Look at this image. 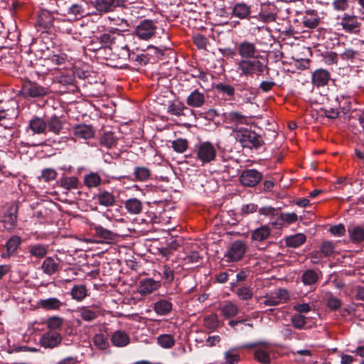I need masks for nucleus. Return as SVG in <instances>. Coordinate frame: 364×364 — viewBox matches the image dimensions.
<instances>
[{
	"label": "nucleus",
	"instance_id": "obj_22",
	"mask_svg": "<svg viewBox=\"0 0 364 364\" xmlns=\"http://www.w3.org/2000/svg\"><path fill=\"white\" fill-rule=\"evenodd\" d=\"M38 308H41L46 311H58L65 306L62 301L55 297H50L46 299H41L37 302Z\"/></svg>",
	"mask_w": 364,
	"mask_h": 364
},
{
	"label": "nucleus",
	"instance_id": "obj_37",
	"mask_svg": "<svg viewBox=\"0 0 364 364\" xmlns=\"http://www.w3.org/2000/svg\"><path fill=\"white\" fill-rule=\"evenodd\" d=\"M47 128L48 132L55 134H59L63 129V122L56 115H53L47 121Z\"/></svg>",
	"mask_w": 364,
	"mask_h": 364
},
{
	"label": "nucleus",
	"instance_id": "obj_18",
	"mask_svg": "<svg viewBox=\"0 0 364 364\" xmlns=\"http://www.w3.org/2000/svg\"><path fill=\"white\" fill-rule=\"evenodd\" d=\"M95 129L92 125L85 124H77L73 127L74 135L79 139H90L95 136Z\"/></svg>",
	"mask_w": 364,
	"mask_h": 364
},
{
	"label": "nucleus",
	"instance_id": "obj_45",
	"mask_svg": "<svg viewBox=\"0 0 364 364\" xmlns=\"http://www.w3.org/2000/svg\"><path fill=\"white\" fill-rule=\"evenodd\" d=\"M274 183L270 180H265L262 183H258L252 188V194H260L263 192L271 191Z\"/></svg>",
	"mask_w": 364,
	"mask_h": 364
},
{
	"label": "nucleus",
	"instance_id": "obj_17",
	"mask_svg": "<svg viewBox=\"0 0 364 364\" xmlns=\"http://www.w3.org/2000/svg\"><path fill=\"white\" fill-rule=\"evenodd\" d=\"M60 260L57 257H47L42 262L41 269L44 274L51 276L60 269Z\"/></svg>",
	"mask_w": 364,
	"mask_h": 364
},
{
	"label": "nucleus",
	"instance_id": "obj_39",
	"mask_svg": "<svg viewBox=\"0 0 364 364\" xmlns=\"http://www.w3.org/2000/svg\"><path fill=\"white\" fill-rule=\"evenodd\" d=\"M62 188L67 191L79 188L80 182L76 176H64L60 179Z\"/></svg>",
	"mask_w": 364,
	"mask_h": 364
},
{
	"label": "nucleus",
	"instance_id": "obj_21",
	"mask_svg": "<svg viewBox=\"0 0 364 364\" xmlns=\"http://www.w3.org/2000/svg\"><path fill=\"white\" fill-rule=\"evenodd\" d=\"M77 313H79L81 318L87 322H91L95 320L100 315V310L97 306H81L77 308Z\"/></svg>",
	"mask_w": 364,
	"mask_h": 364
},
{
	"label": "nucleus",
	"instance_id": "obj_4",
	"mask_svg": "<svg viewBox=\"0 0 364 364\" xmlns=\"http://www.w3.org/2000/svg\"><path fill=\"white\" fill-rule=\"evenodd\" d=\"M277 14L276 6L267 1V2L259 4L257 12L252 14V18L259 19L264 23H269L276 20Z\"/></svg>",
	"mask_w": 364,
	"mask_h": 364
},
{
	"label": "nucleus",
	"instance_id": "obj_63",
	"mask_svg": "<svg viewBox=\"0 0 364 364\" xmlns=\"http://www.w3.org/2000/svg\"><path fill=\"white\" fill-rule=\"evenodd\" d=\"M225 361L228 364H237L240 360V355L230 350L225 353Z\"/></svg>",
	"mask_w": 364,
	"mask_h": 364
},
{
	"label": "nucleus",
	"instance_id": "obj_32",
	"mask_svg": "<svg viewBox=\"0 0 364 364\" xmlns=\"http://www.w3.org/2000/svg\"><path fill=\"white\" fill-rule=\"evenodd\" d=\"M28 127L34 134H44L47 129V123L43 119L36 117L30 120Z\"/></svg>",
	"mask_w": 364,
	"mask_h": 364
},
{
	"label": "nucleus",
	"instance_id": "obj_1",
	"mask_svg": "<svg viewBox=\"0 0 364 364\" xmlns=\"http://www.w3.org/2000/svg\"><path fill=\"white\" fill-rule=\"evenodd\" d=\"M229 119L236 124L234 131L236 140L243 148H250V129L247 127L249 118L234 112L229 114Z\"/></svg>",
	"mask_w": 364,
	"mask_h": 364
},
{
	"label": "nucleus",
	"instance_id": "obj_51",
	"mask_svg": "<svg viewBox=\"0 0 364 364\" xmlns=\"http://www.w3.org/2000/svg\"><path fill=\"white\" fill-rule=\"evenodd\" d=\"M220 310L224 316L230 318L237 314L238 309L235 304L228 302L221 306Z\"/></svg>",
	"mask_w": 364,
	"mask_h": 364
},
{
	"label": "nucleus",
	"instance_id": "obj_7",
	"mask_svg": "<svg viewBox=\"0 0 364 364\" xmlns=\"http://www.w3.org/2000/svg\"><path fill=\"white\" fill-rule=\"evenodd\" d=\"M258 129V131L252 130V152L255 150L257 154H262L266 151L264 136L265 133L262 130V127H259L255 122H252V127Z\"/></svg>",
	"mask_w": 364,
	"mask_h": 364
},
{
	"label": "nucleus",
	"instance_id": "obj_50",
	"mask_svg": "<svg viewBox=\"0 0 364 364\" xmlns=\"http://www.w3.org/2000/svg\"><path fill=\"white\" fill-rule=\"evenodd\" d=\"M320 252L323 257H328L332 255L335 251V244L333 241H323L319 248Z\"/></svg>",
	"mask_w": 364,
	"mask_h": 364
},
{
	"label": "nucleus",
	"instance_id": "obj_43",
	"mask_svg": "<svg viewBox=\"0 0 364 364\" xmlns=\"http://www.w3.org/2000/svg\"><path fill=\"white\" fill-rule=\"evenodd\" d=\"M270 235V229L267 225H263L252 231V240L262 241Z\"/></svg>",
	"mask_w": 364,
	"mask_h": 364
},
{
	"label": "nucleus",
	"instance_id": "obj_29",
	"mask_svg": "<svg viewBox=\"0 0 364 364\" xmlns=\"http://www.w3.org/2000/svg\"><path fill=\"white\" fill-rule=\"evenodd\" d=\"M48 245L44 244L31 245L28 247V253L31 257L36 259L44 258L48 252Z\"/></svg>",
	"mask_w": 364,
	"mask_h": 364
},
{
	"label": "nucleus",
	"instance_id": "obj_40",
	"mask_svg": "<svg viewBox=\"0 0 364 364\" xmlns=\"http://www.w3.org/2000/svg\"><path fill=\"white\" fill-rule=\"evenodd\" d=\"M92 230L95 231V234L97 237L104 240H114L117 236V234L114 232L106 229L100 225H94Z\"/></svg>",
	"mask_w": 364,
	"mask_h": 364
},
{
	"label": "nucleus",
	"instance_id": "obj_15",
	"mask_svg": "<svg viewBox=\"0 0 364 364\" xmlns=\"http://www.w3.org/2000/svg\"><path fill=\"white\" fill-rule=\"evenodd\" d=\"M245 252V244L241 241H236L228 248L225 256L228 258V261H237L242 258Z\"/></svg>",
	"mask_w": 364,
	"mask_h": 364
},
{
	"label": "nucleus",
	"instance_id": "obj_49",
	"mask_svg": "<svg viewBox=\"0 0 364 364\" xmlns=\"http://www.w3.org/2000/svg\"><path fill=\"white\" fill-rule=\"evenodd\" d=\"M157 343L164 348H170L174 346L175 339L173 336L170 334H163L157 338Z\"/></svg>",
	"mask_w": 364,
	"mask_h": 364
},
{
	"label": "nucleus",
	"instance_id": "obj_24",
	"mask_svg": "<svg viewBox=\"0 0 364 364\" xmlns=\"http://www.w3.org/2000/svg\"><path fill=\"white\" fill-rule=\"evenodd\" d=\"M359 23L357 17L345 14L341 18V25L348 33H355L358 31Z\"/></svg>",
	"mask_w": 364,
	"mask_h": 364
},
{
	"label": "nucleus",
	"instance_id": "obj_13",
	"mask_svg": "<svg viewBox=\"0 0 364 364\" xmlns=\"http://www.w3.org/2000/svg\"><path fill=\"white\" fill-rule=\"evenodd\" d=\"M57 13V11L49 10L48 8H42L38 15L37 23L43 28H49L53 26L55 18L53 13Z\"/></svg>",
	"mask_w": 364,
	"mask_h": 364
},
{
	"label": "nucleus",
	"instance_id": "obj_2",
	"mask_svg": "<svg viewBox=\"0 0 364 364\" xmlns=\"http://www.w3.org/2000/svg\"><path fill=\"white\" fill-rule=\"evenodd\" d=\"M237 51L240 58L237 59V71L240 75H250V43L245 41L238 45Z\"/></svg>",
	"mask_w": 364,
	"mask_h": 364
},
{
	"label": "nucleus",
	"instance_id": "obj_47",
	"mask_svg": "<svg viewBox=\"0 0 364 364\" xmlns=\"http://www.w3.org/2000/svg\"><path fill=\"white\" fill-rule=\"evenodd\" d=\"M94 346L100 350H106L109 348V343L107 338L102 333H97L92 338Z\"/></svg>",
	"mask_w": 364,
	"mask_h": 364
},
{
	"label": "nucleus",
	"instance_id": "obj_11",
	"mask_svg": "<svg viewBox=\"0 0 364 364\" xmlns=\"http://www.w3.org/2000/svg\"><path fill=\"white\" fill-rule=\"evenodd\" d=\"M289 299V292L284 289H279L272 292L262 299L261 303L267 306H276L281 303L287 302Z\"/></svg>",
	"mask_w": 364,
	"mask_h": 364
},
{
	"label": "nucleus",
	"instance_id": "obj_27",
	"mask_svg": "<svg viewBox=\"0 0 364 364\" xmlns=\"http://www.w3.org/2000/svg\"><path fill=\"white\" fill-rule=\"evenodd\" d=\"M111 342L116 347H125L130 343V337L124 331L118 330L112 333Z\"/></svg>",
	"mask_w": 364,
	"mask_h": 364
},
{
	"label": "nucleus",
	"instance_id": "obj_30",
	"mask_svg": "<svg viewBox=\"0 0 364 364\" xmlns=\"http://www.w3.org/2000/svg\"><path fill=\"white\" fill-rule=\"evenodd\" d=\"M186 103L192 107H201L205 104V95L198 90H195L187 97Z\"/></svg>",
	"mask_w": 364,
	"mask_h": 364
},
{
	"label": "nucleus",
	"instance_id": "obj_59",
	"mask_svg": "<svg viewBox=\"0 0 364 364\" xmlns=\"http://www.w3.org/2000/svg\"><path fill=\"white\" fill-rule=\"evenodd\" d=\"M291 321L294 327L297 329L304 328L306 323V317L299 314L293 315Z\"/></svg>",
	"mask_w": 364,
	"mask_h": 364
},
{
	"label": "nucleus",
	"instance_id": "obj_5",
	"mask_svg": "<svg viewBox=\"0 0 364 364\" xmlns=\"http://www.w3.org/2000/svg\"><path fill=\"white\" fill-rule=\"evenodd\" d=\"M195 152L197 159L203 164L214 161L217 154L215 148L209 141L201 142L196 145Z\"/></svg>",
	"mask_w": 364,
	"mask_h": 364
},
{
	"label": "nucleus",
	"instance_id": "obj_57",
	"mask_svg": "<svg viewBox=\"0 0 364 364\" xmlns=\"http://www.w3.org/2000/svg\"><path fill=\"white\" fill-rule=\"evenodd\" d=\"M203 250H192L190 253L186 256L185 260L188 263H199L203 259Z\"/></svg>",
	"mask_w": 364,
	"mask_h": 364
},
{
	"label": "nucleus",
	"instance_id": "obj_3",
	"mask_svg": "<svg viewBox=\"0 0 364 364\" xmlns=\"http://www.w3.org/2000/svg\"><path fill=\"white\" fill-rule=\"evenodd\" d=\"M132 38V36L129 35L126 36L123 34H118L117 42L110 50L109 58H117L122 60L129 59L130 56L129 42Z\"/></svg>",
	"mask_w": 364,
	"mask_h": 364
},
{
	"label": "nucleus",
	"instance_id": "obj_56",
	"mask_svg": "<svg viewBox=\"0 0 364 364\" xmlns=\"http://www.w3.org/2000/svg\"><path fill=\"white\" fill-rule=\"evenodd\" d=\"M342 301L334 296L332 294H330L328 297L326 299V306L331 311H336L340 309L342 306Z\"/></svg>",
	"mask_w": 364,
	"mask_h": 364
},
{
	"label": "nucleus",
	"instance_id": "obj_42",
	"mask_svg": "<svg viewBox=\"0 0 364 364\" xmlns=\"http://www.w3.org/2000/svg\"><path fill=\"white\" fill-rule=\"evenodd\" d=\"M189 109L186 107L183 102H171L168 106V112L176 117H181L185 115L184 111L188 110Z\"/></svg>",
	"mask_w": 364,
	"mask_h": 364
},
{
	"label": "nucleus",
	"instance_id": "obj_53",
	"mask_svg": "<svg viewBox=\"0 0 364 364\" xmlns=\"http://www.w3.org/2000/svg\"><path fill=\"white\" fill-rule=\"evenodd\" d=\"M235 294L240 299L248 300L250 299V287L248 285L238 284Z\"/></svg>",
	"mask_w": 364,
	"mask_h": 364
},
{
	"label": "nucleus",
	"instance_id": "obj_36",
	"mask_svg": "<svg viewBox=\"0 0 364 364\" xmlns=\"http://www.w3.org/2000/svg\"><path fill=\"white\" fill-rule=\"evenodd\" d=\"M133 181L144 182L148 181L151 175V170L145 166H136L134 169Z\"/></svg>",
	"mask_w": 364,
	"mask_h": 364
},
{
	"label": "nucleus",
	"instance_id": "obj_23",
	"mask_svg": "<svg viewBox=\"0 0 364 364\" xmlns=\"http://www.w3.org/2000/svg\"><path fill=\"white\" fill-rule=\"evenodd\" d=\"M21 243V239L18 235L11 236L5 245L6 251L1 255L2 258H9L13 255Z\"/></svg>",
	"mask_w": 364,
	"mask_h": 364
},
{
	"label": "nucleus",
	"instance_id": "obj_44",
	"mask_svg": "<svg viewBox=\"0 0 364 364\" xmlns=\"http://www.w3.org/2000/svg\"><path fill=\"white\" fill-rule=\"evenodd\" d=\"M68 14L75 16L77 19L86 15L85 6L82 3H76L72 4L68 10Z\"/></svg>",
	"mask_w": 364,
	"mask_h": 364
},
{
	"label": "nucleus",
	"instance_id": "obj_9",
	"mask_svg": "<svg viewBox=\"0 0 364 364\" xmlns=\"http://www.w3.org/2000/svg\"><path fill=\"white\" fill-rule=\"evenodd\" d=\"M156 23L150 19L141 21L135 29L136 36L143 40L150 39L156 33Z\"/></svg>",
	"mask_w": 364,
	"mask_h": 364
},
{
	"label": "nucleus",
	"instance_id": "obj_48",
	"mask_svg": "<svg viewBox=\"0 0 364 364\" xmlns=\"http://www.w3.org/2000/svg\"><path fill=\"white\" fill-rule=\"evenodd\" d=\"M100 144L108 149L112 148L117 144V139L112 132H105L100 136Z\"/></svg>",
	"mask_w": 364,
	"mask_h": 364
},
{
	"label": "nucleus",
	"instance_id": "obj_55",
	"mask_svg": "<svg viewBox=\"0 0 364 364\" xmlns=\"http://www.w3.org/2000/svg\"><path fill=\"white\" fill-rule=\"evenodd\" d=\"M63 323V318L58 316H50L47 319L46 325L48 328L51 330H56L61 328Z\"/></svg>",
	"mask_w": 364,
	"mask_h": 364
},
{
	"label": "nucleus",
	"instance_id": "obj_14",
	"mask_svg": "<svg viewBox=\"0 0 364 364\" xmlns=\"http://www.w3.org/2000/svg\"><path fill=\"white\" fill-rule=\"evenodd\" d=\"M93 199L95 200L100 205L105 208L112 207L116 203V197L113 192L107 190H99L97 193L94 196Z\"/></svg>",
	"mask_w": 364,
	"mask_h": 364
},
{
	"label": "nucleus",
	"instance_id": "obj_20",
	"mask_svg": "<svg viewBox=\"0 0 364 364\" xmlns=\"http://www.w3.org/2000/svg\"><path fill=\"white\" fill-rule=\"evenodd\" d=\"M330 73L327 70L317 69L312 73V83L318 87L325 86L330 80Z\"/></svg>",
	"mask_w": 364,
	"mask_h": 364
},
{
	"label": "nucleus",
	"instance_id": "obj_54",
	"mask_svg": "<svg viewBox=\"0 0 364 364\" xmlns=\"http://www.w3.org/2000/svg\"><path fill=\"white\" fill-rule=\"evenodd\" d=\"M233 14L240 18L247 17L250 13V8L245 4H237L233 9Z\"/></svg>",
	"mask_w": 364,
	"mask_h": 364
},
{
	"label": "nucleus",
	"instance_id": "obj_16",
	"mask_svg": "<svg viewBox=\"0 0 364 364\" xmlns=\"http://www.w3.org/2000/svg\"><path fill=\"white\" fill-rule=\"evenodd\" d=\"M62 341L61 335L55 331H48L43 333L40 339V343L45 348H55Z\"/></svg>",
	"mask_w": 364,
	"mask_h": 364
},
{
	"label": "nucleus",
	"instance_id": "obj_62",
	"mask_svg": "<svg viewBox=\"0 0 364 364\" xmlns=\"http://www.w3.org/2000/svg\"><path fill=\"white\" fill-rule=\"evenodd\" d=\"M215 88L220 92L226 94L228 96L231 97L235 93V88L230 85L225 83H219L216 85Z\"/></svg>",
	"mask_w": 364,
	"mask_h": 364
},
{
	"label": "nucleus",
	"instance_id": "obj_28",
	"mask_svg": "<svg viewBox=\"0 0 364 364\" xmlns=\"http://www.w3.org/2000/svg\"><path fill=\"white\" fill-rule=\"evenodd\" d=\"M159 287V284L153 279H143L140 282L138 291L141 295L152 293Z\"/></svg>",
	"mask_w": 364,
	"mask_h": 364
},
{
	"label": "nucleus",
	"instance_id": "obj_64",
	"mask_svg": "<svg viewBox=\"0 0 364 364\" xmlns=\"http://www.w3.org/2000/svg\"><path fill=\"white\" fill-rule=\"evenodd\" d=\"M57 177V172L53 168H45L42 171L41 178L45 181H50L55 179Z\"/></svg>",
	"mask_w": 364,
	"mask_h": 364
},
{
	"label": "nucleus",
	"instance_id": "obj_60",
	"mask_svg": "<svg viewBox=\"0 0 364 364\" xmlns=\"http://www.w3.org/2000/svg\"><path fill=\"white\" fill-rule=\"evenodd\" d=\"M328 231L336 237H341L346 235V228L342 223H339L336 225L331 226Z\"/></svg>",
	"mask_w": 364,
	"mask_h": 364
},
{
	"label": "nucleus",
	"instance_id": "obj_25",
	"mask_svg": "<svg viewBox=\"0 0 364 364\" xmlns=\"http://www.w3.org/2000/svg\"><path fill=\"white\" fill-rule=\"evenodd\" d=\"M349 239L353 244L364 242V227L356 225L348 228Z\"/></svg>",
	"mask_w": 364,
	"mask_h": 364
},
{
	"label": "nucleus",
	"instance_id": "obj_35",
	"mask_svg": "<svg viewBox=\"0 0 364 364\" xmlns=\"http://www.w3.org/2000/svg\"><path fill=\"white\" fill-rule=\"evenodd\" d=\"M306 240V237L303 233H296L289 235L285 238V244L287 247L297 248L302 245Z\"/></svg>",
	"mask_w": 364,
	"mask_h": 364
},
{
	"label": "nucleus",
	"instance_id": "obj_8",
	"mask_svg": "<svg viewBox=\"0 0 364 364\" xmlns=\"http://www.w3.org/2000/svg\"><path fill=\"white\" fill-rule=\"evenodd\" d=\"M124 0H91L90 4L100 14L113 12L116 8L124 6Z\"/></svg>",
	"mask_w": 364,
	"mask_h": 364
},
{
	"label": "nucleus",
	"instance_id": "obj_46",
	"mask_svg": "<svg viewBox=\"0 0 364 364\" xmlns=\"http://www.w3.org/2000/svg\"><path fill=\"white\" fill-rule=\"evenodd\" d=\"M318 279V274L314 269L305 271L301 276V281L305 285H314L317 283Z\"/></svg>",
	"mask_w": 364,
	"mask_h": 364
},
{
	"label": "nucleus",
	"instance_id": "obj_61",
	"mask_svg": "<svg viewBox=\"0 0 364 364\" xmlns=\"http://www.w3.org/2000/svg\"><path fill=\"white\" fill-rule=\"evenodd\" d=\"M323 61L330 65L338 63V54L336 52L328 51L323 54Z\"/></svg>",
	"mask_w": 364,
	"mask_h": 364
},
{
	"label": "nucleus",
	"instance_id": "obj_41",
	"mask_svg": "<svg viewBox=\"0 0 364 364\" xmlns=\"http://www.w3.org/2000/svg\"><path fill=\"white\" fill-rule=\"evenodd\" d=\"M255 359L262 364H269L271 362L270 354L264 348H257L253 352Z\"/></svg>",
	"mask_w": 364,
	"mask_h": 364
},
{
	"label": "nucleus",
	"instance_id": "obj_6",
	"mask_svg": "<svg viewBox=\"0 0 364 364\" xmlns=\"http://www.w3.org/2000/svg\"><path fill=\"white\" fill-rule=\"evenodd\" d=\"M21 92L24 97L37 98L46 96L50 90L48 87H43L36 82L26 80L23 82Z\"/></svg>",
	"mask_w": 364,
	"mask_h": 364
},
{
	"label": "nucleus",
	"instance_id": "obj_12",
	"mask_svg": "<svg viewBox=\"0 0 364 364\" xmlns=\"http://www.w3.org/2000/svg\"><path fill=\"white\" fill-rule=\"evenodd\" d=\"M18 207L12 204L8 208L3 216L2 223L4 227L8 230H14L17 224Z\"/></svg>",
	"mask_w": 364,
	"mask_h": 364
},
{
	"label": "nucleus",
	"instance_id": "obj_34",
	"mask_svg": "<svg viewBox=\"0 0 364 364\" xmlns=\"http://www.w3.org/2000/svg\"><path fill=\"white\" fill-rule=\"evenodd\" d=\"M173 308V304L169 300L160 299L154 303V309L158 315L165 316L168 314Z\"/></svg>",
	"mask_w": 364,
	"mask_h": 364
},
{
	"label": "nucleus",
	"instance_id": "obj_31",
	"mask_svg": "<svg viewBox=\"0 0 364 364\" xmlns=\"http://www.w3.org/2000/svg\"><path fill=\"white\" fill-rule=\"evenodd\" d=\"M124 208L129 214L138 215L142 211L143 203L140 200L132 198L124 202Z\"/></svg>",
	"mask_w": 364,
	"mask_h": 364
},
{
	"label": "nucleus",
	"instance_id": "obj_19",
	"mask_svg": "<svg viewBox=\"0 0 364 364\" xmlns=\"http://www.w3.org/2000/svg\"><path fill=\"white\" fill-rule=\"evenodd\" d=\"M321 22V18L316 10H306L302 18V23L307 28H316Z\"/></svg>",
	"mask_w": 364,
	"mask_h": 364
},
{
	"label": "nucleus",
	"instance_id": "obj_58",
	"mask_svg": "<svg viewBox=\"0 0 364 364\" xmlns=\"http://www.w3.org/2000/svg\"><path fill=\"white\" fill-rule=\"evenodd\" d=\"M188 146V142L185 139H177L172 141V147L178 153H183Z\"/></svg>",
	"mask_w": 364,
	"mask_h": 364
},
{
	"label": "nucleus",
	"instance_id": "obj_38",
	"mask_svg": "<svg viewBox=\"0 0 364 364\" xmlns=\"http://www.w3.org/2000/svg\"><path fill=\"white\" fill-rule=\"evenodd\" d=\"M70 295L73 299L82 301L88 295L87 289L84 284L75 285L70 291Z\"/></svg>",
	"mask_w": 364,
	"mask_h": 364
},
{
	"label": "nucleus",
	"instance_id": "obj_33",
	"mask_svg": "<svg viewBox=\"0 0 364 364\" xmlns=\"http://www.w3.org/2000/svg\"><path fill=\"white\" fill-rule=\"evenodd\" d=\"M84 185L88 188H98L102 183L101 176L97 172H90L84 176Z\"/></svg>",
	"mask_w": 364,
	"mask_h": 364
},
{
	"label": "nucleus",
	"instance_id": "obj_52",
	"mask_svg": "<svg viewBox=\"0 0 364 364\" xmlns=\"http://www.w3.org/2000/svg\"><path fill=\"white\" fill-rule=\"evenodd\" d=\"M219 326V320L217 314H212L205 317L204 326L211 331L215 330Z\"/></svg>",
	"mask_w": 364,
	"mask_h": 364
},
{
	"label": "nucleus",
	"instance_id": "obj_26",
	"mask_svg": "<svg viewBox=\"0 0 364 364\" xmlns=\"http://www.w3.org/2000/svg\"><path fill=\"white\" fill-rule=\"evenodd\" d=\"M118 34L119 33H105L96 37L102 46L103 50H111L113 46L117 42V39L118 38Z\"/></svg>",
	"mask_w": 364,
	"mask_h": 364
},
{
	"label": "nucleus",
	"instance_id": "obj_10",
	"mask_svg": "<svg viewBox=\"0 0 364 364\" xmlns=\"http://www.w3.org/2000/svg\"><path fill=\"white\" fill-rule=\"evenodd\" d=\"M255 53V47L252 44V77L254 74L259 76L262 75L264 71L268 74L269 69L266 55H256Z\"/></svg>",
	"mask_w": 364,
	"mask_h": 364
}]
</instances>
